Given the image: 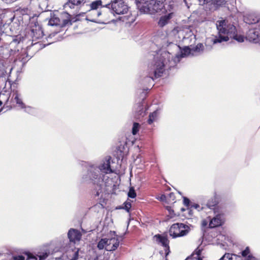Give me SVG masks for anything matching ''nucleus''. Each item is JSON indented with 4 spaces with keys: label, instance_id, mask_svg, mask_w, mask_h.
<instances>
[{
    "label": "nucleus",
    "instance_id": "nucleus-20",
    "mask_svg": "<svg viewBox=\"0 0 260 260\" xmlns=\"http://www.w3.org/2000/svg\"><path fill=\"white\" fill-rule=\"evenodd\" d=\"M219 260H242V258L237 254L225 253Z\"/></svg>",
    "mask_w": 260,
    "mask_h": 260
},
{
    "label": "nucleus",
    "instance_id": "nucleus-18",
    "mask_svg": "<svg viewBox=\"0 0 260 260\" xmlns=\"http://www.w3.org/2000/svg\"><path fill=\"white\" fill-rule=\"evenodd\" d=\"M11 102L12 104V108L15 107L16 104L20 106H22L23 104L21 100L19 98V95L16 91L13 92L12 97L11 98Z\"/></svg>",
    "mask_w": 260,
    "mask_h": 260
},
{
    "label": "nucleus",
    "instance_id": "nucleus-22",
    "mask_svg": "<svg viewBox=\"0 0 260 260\" xmlns=\"http://www.w3.org/2000/svg\"><path fill=\"white\" fill-rule=\"evenodd\" d=\"M218 201L216 197L210 199L207 203V206L210 208L214 210V213L217 212L216 210L218 208Z\"/></svg>",
    "mask_w": 260,
    "mask_h": 260
},
{
    "label": "nucleus",
    "instance_id": "nucleus-8",
    "mask_svg": "<svg viewBox=\"0 0 260 260\" xmlns=\"http://www.w3.org/2000/svg\"><path fill=\"white\" fill-rule=\"evenodd\" d=\"M13 24L9 25V29L11 31L10 34H8L11 38V41L9 45L8 49L10 52L16 51V50H18V49L16 48V46L19 43V42L17 40L14 39L12 36H16V35L19 32V25H17V28L15 29H12Z\"/></svg>",
    "mask_w": 260,
    "mask_h": 260
},
{
    "label": "nucleus",
    "instance_id": "nucleus-55",
    "mask_svg": "<svg viewBox=\"0 0 260 260\" xmlns=\"http://www.w3.org/2000/svg\"><path fill=\"white\" fill-rule=\"evenodd\" d=\"M143 2H144V0H142V1H141V2H143V3H144ZM140 3V2L138 4V5Z\"/></svg>",
    "mask_w": 260,
    "mask_h": 260
},
{
    "label": "nucleus",
    "instance_id": "nucleus-13",
    "mask_svg": "<svg viewBox=\"0 0 260 260\" xmlns=\"http://www.w3.org/2000/svg\"><path fill=\"white\" fill-rule=\"evenodd\" d=\"M30 35L33 41L42 38L44 33L41 26L35 23L31 27Z\"/></svg>",
    "mask_w": 260,
    "mask_h": 260
},
{
    "label": "nucleus",
    "instance_id": "nucleus-45",
    "mask_svg": "<svg viewBox=\"0 0 260 260\" xmlns=\"http://www.w3.org/2000/svg\"><path fill=\"white\" fill-rule=\"evenodd\" d=\"M13 24V28H12V30L15 29L17 28L18 27H17V25H19V24H16V25L15 26L16 23H10L9 24H8L7 26V27H6L5 29H7V27H8L9 28V25H10Z\"/></svg>",
    "mask_w": 260,
    "mask_h": 260
},
{
    "label": "nucleus",
    "instance_id": "nucleus-32",
    "mask_svg": "<svg viewBox=\"0 0 260 260\" xmlns=\"http://www.w3.org/2000/svg\"><path fill=\"white\" fill-rule=\"evenodd\" d=\"M140 124L139 123L134 122L132 128V134L134 135H136L139 131Z\"/></svg>",
    "mask_w": 260,
    "mask_h": 260
},
{
    "label": "nucleus",
    "instance_id": "nucleus-37",
    "mask_svg": "<svg viewBox=\"0 0 260 260\" xmlns=\"http://www.w3.org/2000/svg\"><path fill=\"white\" fill-rule=\"evenodd\" d=\"M22 15L26 14L28 11V9L27 8H19L16 10Z\"/></svg>",
    "mask_w": 260,
    "mask_h": 260
},
{
    "label": "nucleus",
    "instance_id": "nucleus-53",
    "mask_svg": "<svg viewBox=\"0 0 260 260\" xmlns=\"http://www.w3.org/2000/svg\"><path fill=\"white\" fill-rule=\"evenodd\" d=\"M27 60V58H25L24 57H22L21 58V60L23 61H25Z\"/></svg>",
    "mask_w": 260,
    "mask_h": 260
},
{
    "label": "nucleus",
    "instance_id": "nucleus-1",
    "mask_svg": "<svg viewBox=\"0 0 260 260\" xmlns=\"http://www.w3.org/2000/svg\"><path fill=\"white\" fill-rule=\"evenodd\" d=\"M216 24L218 30V36H215L213 39V44L228 41L230 37L237 32L236 26L228 20H218Z\"/></svg>",
    "mask_w": 260,
    "mask_h": 260
},
{
    "label": "nucleus",
    "instance_id": "nucleus-38",
    "mask_svg": "<svg viewBox=\"0 0 260 260\" xmlns=\"http://www.w3.org/2000/svg\"><path fill=\"white\" fill-rule=\"evenodd\" d=\"M131 207L132 205L130 202H125L124 203V207H123V208L125 209L126 211L129 212Z\"/></svg>",
    "mask_w": 260,
    "mask_h": 260
},
{
    "label": "nucleus",
    "instance_id": "nucleus-47",
    "mask_svg": "<svg viewBox=\"0 0 260 260\" xmlns=\"http://www.w3.org/2000/svg\"><path fill=\"white\" fill-rule=\"evenodd\" d=\"M15 17H13L11 19H12V23H16L15 26L16 25V24H19V29H20L21 24H22V23L20 22V20H18V21H19V23H17L16 22H13V21H14V20H15ZM15 21H17V19H15Z\"/></svg>",
    "mask_w": 260,
    "mask_h": 260
},
{
    "label": "nucleus",
    "instance_id": "nucleus-51",
    "mask_svg": "<svg viewBox=\"0 0 260 260\" xmlns=\"http://www.w3.org/2000/svg\"><path fill=\"white\" fill-rule=\"evenodd\" d=\"M192 258L196 259L197 260H203V258L201 256L193 257Z\"/></svg>",
    "mask_w": 260,
    "mask_h": 260
},
{
    "label": "nucleus",
    "instance_id": "nucleus-24",
    "mask_svg": "<svg viewBox=\"0 0 260 260\" xmlns=\"http://www.w3.org/2000/svg\"><path fill=\"white\" fill-rule=\"evenodd\" d=\"M107 245V239H102L98 242L97 247L99 250H102L105 248L106 250Z\"/></svg>",
    "mask_w": 260,
    "mask_h": 260
},
{
    "label": "nucleus",
    "instance_id": "nucleus-57",
    "mask_svg": "<svg viewBox=\"0 0 260 260\" xmlns=\"http://www.w3.org/2000/svg\"><path fill=\"white\" fill-rule=\"evenodd\" d=\"M5 25H6L5 24H4V25H3V27H5Z\"/></svg>",
    "mask_w": 260,
    "mask_h": 260
},
{
    "label": "nucleus",
    "instance_id": "nucleus-21",
    "mask_svg": "<svg viewBox=\"0 0 260 260\" xmlns=\"http://www.w3.org/2000/svg\"><path fill=\"white\" fill-rule=\"evenodd\" d=\"M101 15V12L98 10H89L88 11L87 17L90 18L91 21H95L97 18Z\"/></svg>",
    "mask_w": 260,
    "mask_h": 260
},
{
    "label": "nucleus",
    "instance_id": "nucleus-3",
    "mask_svg": "<svg viewBox=\"0 0 260 260\" xmlns=\"http://www.w3.org/2000/svg\"><path fill=\"white\" fill-rule=\"evenodd\" d=\"M87 176L93 185V190L95 192V196L98 197L102 192L104 176H101L99 171L95 169L88 170Z\"/></svg>",
    "mask_w": 260,
    "mask_h": 260
},
{
    "label": "nucleus",
    "instance_id": "nucleus-14",
    "mask_svg": "<svg viewBox=\"0 0 260 260\" xmlns=\"http://www.w3.org/2000/svg\"><path fill=\"white\" fill-rule=\"evenodd\" d=\"M68 237L70 242L75 244L76 242L80 241L82 234L78 230L72 228L68 231Z\"/></svg>",
    "mask_w": 260,
    "mask_h": 260
},
{
    "label": "nucleus",
    "instance_id": "nucleus-46",
    "mask_svg": "<svg viewBox=\"0 0 260 260\" xmlns=\"http://www.w3.org/2000/svg\"><path fill=\"white\" fill-rule=\"evenodd\" d=\"M1 78H4V79H2V80L6 83V75L4 74V72L2 71V70L1 69Z\"/></svg>",
    "mask_w": 260,
    "mask_h": 260
},
{
    "label": "nucleus",
    "instance_id": "nucleus-31",
    "mask_svg": "<svg viewBox=\"0 0 260 260\" xmlns=\"http://www.w3.org/2000/svg\"><path fill=\"white\" fill-rule=\"evenodd\" d=\"M190 53H192L191 49L188 47H186L181 51V56L184 57Z\"/></svg>",
    "mask_w": 260,
    "mask_h": 260
},
{
    "label": "nucleus",
    "instance_id": "nucleus-35",
    "mask_svg": "<svg viewBox=\"0 0 260 260\" xmlns=\"http://www.w3.org/2000/svg\"><path fill=\"white\" fill-rule=\"evenodd\" d=\"M202 249L197 248L194 252L192 253L190 257H198V256H201V253H202Z\"/></svg>",
    "mask_w": 260,
    "mask_h": 260
},
{
    "label": "nucleus",
    "instance_id": "nucleus-19",
    "mask_svg": "<svg viewBox=\"0 0 260 260\" xmlns=\"http://www.w3.org/2000/svg\"><path fill=\"white\" fill-rule=\"evenodd\" d=\"M174 15L173 13H170L167 15H165L160 17L158 24L160 27H163L166 25L169 21L172 18Z\"/></svg>",
    "mask_w": 260,
    "mask_h": 260
},
{
    "label": "nucleus",
    "instance_id": "nucleus-10",
    "mask_svg": "<svg viewBox=\"0 0 260 260\" xmlns=\"http://www.w3.org/2000/svg\"><path fill=\"white\" fill-rule=\"evenodd\" d=\"M164 64L160 60L155 62V63L152 65L150 67V71L154 74V78H157L161 77L164 71ZM151 71L149 72L150 73Z\"/></svg>",
    "mask_w": 260,
    "mask_h": 260
},
{
    "label": "nucleus",
    "instance_id": "nucleus-30",
    "mask_svg": "<svg viewBox=\"0 0 260 260\" xmlns=\"http://www.w3.org/2000/svg\"><path fill=\"white\" fill-rule=\"evenodd\" d=\"M230 38H233L235 40H237L239 42H243L244 41V38L243 36L238 35L236 32L232 36H230Z\"/></svg>",
    "mask_w": 260,
    "mask_h": 260
},
{
    "label": "nucleus",
    "instance_id": "nucleus-50",
    "mask_svg": "<svg viewBox=\"0 0 260 260\" xmlns=\"http://www.w3.org/2000/svg\"><path fill=\"white\" fill-rule=\"evenodd\" d=\"M207 223H208V222L206 220H203L202 224H203V226L207 225Z\"/></svg>",
    "mask_w": 260,
    "mask_h": 260
},
{
    "label": "nucleus",
    "instance_id": "nucleus-2",
    "mask_svg": "<svg viewBox=\"0 0 260 260\" xmlns=\"http://www.w3.org/2000/svg\"><path fill=\"white\" fill-rule=\"evenodd\" d=\"M137 5L141 13L151 14L160 11L164 7L162 2L156 0L140 2Z\"/></svg>",
    "mask_w": 260,
    "mask_h": 260
},
{
    "label": "nucleus",
    "instance_id": "nucleus-16",
    "mask_svg": "<svg viewBox=\"0 0 260 260\" xmlns=\"http://www.w3.org/2000/svg\"><path fill=\"white\" fill-rule=\"evenodd\" d=\"M111 157L109 156L107 159L99 166V169L105 174H110L113 172L110 166Z\"/></svg>",
    "mask_w": 260,
    "mask_h": 260
},
{
    "label": "nucleus",
    "instance_id": "nucleus-17",
    "mask_svg": "<svg viewBox=\"0 0 260 260\" xmlns=\"http://www.w3.org/2000/svg\"><path fill=\"white\" fill-rule=\"evenodd\" d=\"M87 0H68L66 6H69L71 9H74L75 7H79L84 5Z\"/></svg>",
    "mask_w": 260,
    "mask_h": 260
},
{
    "label": "nucleus",
    "instance_id": "nucleus-25",
    "mask_svg": "<svg viewBox=\"0 0 260 260\" xmlns=\"http://www.w3.org/2000/svg\"><path fill=\"white\" fill-rule=\"evenodd\" d=\"M79 249L75 248L72 250V254H70L68 256L70 260H77L79 258Z\"/></svg>",
    "mask_w": 260,
    "mask_h": 260
},
{
    "label": "nucleus",
    "instance_id": "nucleus-33",
    "mask_svg": "<svg viewBox=\"0 0 260 260\" xmlns=\"http://www.w3.org/2000/svg\"><path fill=\"white\" fill-rule=\"evenodd\" d=\"M136 196H137L136 192L134 187H130L129 191L128 192V197L129 198L134 199V198H136Z\"/></svg>",
    "mask_w": 260,
    "mask_h": 260
},
{
    "label": "nucleus",
    "instance_id": "nucleus-12",
    "mask_svg": "<svg viewBox=\"0 0 260 260\" xmlns=\"http://www.w3.org/2000/svg\"><path fill=\"white\" fill-rule=\"evenodd\" d=\"M246 38L250 42H258L260 41V28L249 29L246 34Z\"/></svg>",
    "mask_w": 260,
    "mask_h": 260
},
{
    "label": "nucleus",
    "instance_id": "nucleus-6",
    "mask_svg": "<svg viewBox=\"0 0 260 260\" xmlns=\"http://www.w3.org/2000/svg\"><path fill=\"white\" fill-rule=\"evenodd\" d=\"M11 86L10 82H9V88L5 89V87L3 90H1V112H5L7 111L12 109V103L11 102V96L12 97V93L11 92Z\"/></svg>",
    "mask_w": 260,
    "mask_h": 260
},
{
    "label": "nucleus",
    "instance_id": "nucleus-48",
    "mask_svg": "<svg viewBox=\"0 0 260 260\" xmlns=\"http://www.w3.org/2000/svg\"><path fill=\"white\" fill-rule=\"evenodd\" d=\"M166 208H167V209L169 211V212H170V214H172V213H171V212H172V211L173 212H174V211H173V210H172L171 209V207H170V206H167V207H166Z\"/></svg>",
    "mask_w": 260,
    "mask_h": 260
},
{
    "label": "nucleus",
    "instance_id": "nucleus-27",
    "mask_svg": "<svg viewBox=\"0 0 260 260\" xmlns=\"http://www.w3.org/2000/svg\"><path fill=\"white\" fill-rule=\"evenodd\" d=\"M157 116V112L156 111L151 113L149 115V118L147 120L148 123L149 124H152L156 120Z\"/></svg>",
    "mask_w": 260,
    "mask_h": 260
},
{
    "label": "nucleus",
    "instance_id": "nucleus-54",
    "mask_svg": "<svg viewBox=\"0 0 260 260\" xmlns=\"http://www.w3.org/2000/svg\"><path fill=\"white\" fill-rule=\"evenodd\" d=\"M1 48H3V49H2L3 51H4V47L3 46H1Z\"/></svg>",
    "mask_w": 260,
    "mask_h": 260
},
{
    "label": "nucleus",
    "instance_id": "nucleus-4",
    "mask_svg": "<svg viewBox=\"0 0 260 260\" xmlns=\"http://www.w3.org/2000/svg\"><path fill=\"white\" fill-rule=\"evenodd\" d=\"M189 226L183 223H176L171 225L169 230V235L173 238L186 236L189 232Z\"/></svg>",
    "mask_w": 260,
    "mask_h": 260
},
{
    "label": "nucleus",
    "instance_id": "nucleus-44",
    "mask_svg": "<svg viewBox=\"0 0 260 260\" xmlns=\"http://www.w3.org/2000/svg\"><path fill=\"white\" fill-rule=\"evenodd\" d=\"M200 206L199 204H195V203H193L192 204H191L190 205V208H194V209H197L198 210H200Z\"/></svg>",
    "mask_w": 260,
    "mask_h": 260
},
{
    "label": "nucleus",
    "instance_id": "nucleus-5",
    "mask_svg": "<svg viewBox=\"0 0 260 260\" xmlns=\"http://www.w3.org/2000/svg\"><path fill=\"white\" fill-rule=\"evenodd\" d=\"M105 7L108 8L113 14H124L128 10V6L123 0H115L106 4Z\"/></svg>",
    "mask_w": 260,
    "mask_h": 260
},
{
    "label": "nucleus",
    "instance_id": "nucleus-41",
    "mask_svg": "<svg viewBox=\"0 0 260 260\" xmlns=\"http://www.w3.org/2000/svg\"><path fill=\"white\" fill-rule=\"evenodd\" d=\"M37 256L39 257V259L40 260H44L48 256V254L47 253L45 252V253H43L41 255H37Z\"/></svg>",
    "mask_w": 260,
    "mask_h": 260
},
{
    "label": "nucleus",
    "instance_id": "nucleus-49",
    "mask_svg": "<svg viewBox=\"0 0 260 260\" xmlns=\"http://www.w3.org/2000/svg\"><path fill=\"white\" fill-rule=\"evenodd\" d=\"M166 199H167V198L166 196L165 195H164V194L161 195V197H160V200H162V201L164 200H165Z\"/></svg>",
    "mask_w": 260,
    "mask_h": 260
},
{
    "label": "nucleus",
    "instance_id": "nucleus-11",
    "mask_svg": "<svg viewBox=\"0 0 260 260\" xmlns=\"http://www.w3.org/2000/svg\"><path fill=\"white\" fill-rule=\"evenodd\" d=\"M224 222V214L223 213H219L210 220L209 226L210 228H214L222 225Z\"/></svg>",
    "mask_w": 260,
    "mask_h": 260
},
{
    "label": "nucleus",
    "instance_id": "nucleus-59",
    "mask_svg": "<svg viewBox=\"0 0 260 260\" xmlns=\"http://www.w3.org/2000/svg\"><path fill=\"white\" fill-rule=\"evenodd\" d=\"M151 78L153 80H154V78L153 77H151Z\"/></svg>",
    "mask_w": 260,
    "mask_h": 260
},
{
    "label": "nucleus",
    "instance_id": "nucleus-7",
    "mask_svg": "<svg viewBox=\"0 0 260 260\" xmlns=\"http://www.w3.org/2000/svg\"><path fill=\"white\" fill-rule=\"evenodd\" d=\"M153 239L155 240L157 244H161L164 247L165 260H168L167 256L170 253V249L169 246L170 241L167 236L156 234L154 236Z\"/></svg>",
    "mask_w": 260,
    "mask_h": 260
},
{
    "label": "nucleus",
    "instance_id": "nucleus-34",
    "mask_svg": "<svg viewBox=\"0 0 260 260\" xmlns=\"http://www.w3.org/2000/svg\"><path fill=\"white\" fill-rule=\"evenodd\" d=\"M167 198L168 202L173 203L175 202L176 196L174 192H170Z\"/></svg>",
    "mask_w": 260,
    "mask_h": 260
},
{
    "label": "nucleus",
    "instance_id": "nucleus-42",
    "mask_svg": "<svg viewBox=\"0 0 260 260\" xmlns=\"http://www.w3.org/2000/svg\"><path fill=\"white\" fill-rule=\"evenodd\" d=\"M13 260H25V257L23 255H17L13 257Z\"/></svg>",
    "mask_w": 260,
    "mask_h": 260
},
{
    "label": "nucleus",
    "instance_id": "nucleus-36",
    "mask_svg": "<svg viewBox=\"0 0 260 260\" xmlns=\"http://www.w3.org/2000/svg\"><path fill=\"white\" fill-rule=\"evenodd\" d=\"M250 250L249 247H246V248L241 252L242 256L246 257L247 256L250 254Z\"/></svg>",
    "mask_w": 260,
    "mask_h": 260
},
{
    "label": "nucleus",
    "instance_id": "nucleus-29",
    "mask_svg": "<svg viewBox=\"0 0 260 260\" xmlns=\"http://www.w3.org/2000/svg\"><path fill=\"white\" fill-rule=\"evenodd\" d=\"M212 4L216 8L221 7L225 5V0H212Z\"/></svg>",
    "mask_w": 260,
    "mask_h": 260
},
{
    "label": "nucleus",
    "instance_id": "nucleus-43",
    "mask_svg": "<svg viewBox=\"0 0 260 260\" xmlns=\"http://www.w3.org/2000/svg\"><path fill=\"white\" fill-rule=\"evenodd\" d=\"M245 258V260H257L256 258L251 254V253Z\"/></svg>",
    "mask_w": 260,
    "mask_h": 260
},
{
    "label": "nucleus",
    "instance_id": "nucleus-39",
    "mask_svg": "<svg viewBox=\"0 0 260 260\" xmlns=\"http://www.w3.org/2000/svg\"><path fill=\"white\" fill-rule=\"evenodd\" d=\"M26 260H40L37 256H35L32 254L29 253L27 254V258Z\"/></svg>",
    "mask_w": 260,
    "mask_h": 260
},
{
    "label": "nucleus",
    "instance_id": "nucleus-15",
    "mask_svg": "<svg viewBox=\"0 0 260 260\" xmlns=\"http://www.w3.org/2000/svg\"><path fill=\"white\" fill-rule=\"evenodd\" d=\"M119 245V241L117 238L114 237L111 239H107V251L115 250Z\"/></svg>",
    "mask_w": 260,
    "mask_h": 260
},
{
    "label": "nucleus",
    "instance_id": "nucleus-23",
    "mask_svg": "<svg viewBox=\"0 0 260 260\" xmlns=\"http://www.w3.org/2000/svg\"><path fill=\"white\" fill-rule=\"evenodd\" d=\"M12 59V58H7V60L5 62V64L3 62H1L3 67L5 68L4 70L7 75L8 73H10L12 70V67L11 66V61Z\"/></svg>",
    "mask_w": 260,
    "mask_h": 260
},
{
    "label": "nucleus",
    "instance_id": "nucleus-9",
    "mask_svg": "<svg viewBox=\"0 0 260 260\" xmlns=\"http://www.w3.org/2000/svg\"><path fill=\"white\" fill-rule=\"evenodd\" d=\"M49 24L50 25H61V26H69L72 24V19L71 16L68 14L66 15V18L62 20V23L60 24V20L57 17H53L49 21Z\"/></svg>",
    "mask_w": 260,
    "mask_h": 260
},
{
    "label": "nucleus",
    "instance_id": "nucleus-56",
    "mask_svg": "<svg viewBox=\"0 0 260 260\" xmlns=\"http://www.w3.org/2000/svg\"><path fill=\"white\" fill-rule=\"evenodd\" d=\"M2 23H3L2 20H1V25L2 24Z\"/></svg>",
    "mask_w": 260,
    "mask_h": 260
},
{
    "label": "nucleus",
    "instance_id": "nucleus-58",
    "mask_svg": "<svg viewBox=\"0 0 260 260\" xmlns=\"http://www.w3.org/2000/svg\"><path fill=\"white\" fill-rule=\"evenodd\" d=\"M189 257H187L185 260H187V259H189Z\"/></svg>",
    "mask_w": 260,
    "mask_h": 260
},
{
    "label": "nucleus",
    "instance_id": "nucleus-52",
    "mask_svg": "<svg viewBox=\"0 0 260 260\" xmlns=\"http://www.w3.org/2000/svg\"><path fill=\"white\" fill-rule=\"evenodd\" d=\"M3 31V33L8 34V31L5 30V28H4V30H2V28L1 27V31Z\"/></svg>",
    "mask_w": 260,
    "mask_h": 260
},
{
    "label": "nucleus",
    "instance_id": "nucleus-40",
    "mask_svg": "<svg viewBox=\"0 0 260 260\" xmlns=\"http://www.w3.org/2000/svg\"><path fill=\"white\" fill-rule=\"evenodd\" d=\"M190 201L187 198H183V204L185 206H186L188 208L189 207V206H190Z\"/></svg>",
    "mask_w": 260,
    "mask_h": 260
},
{
    "label": "nucleus",
    "instance_id": "nucleus-26",
    "mask_svg": "<svg viewBox=\"0 0 260 260\" xmlns=\"http://www.w3.org/2000/svg\"><path fill=\"white\" fill-rule=\"evenodd\" d=\"M204 49V46L202 43L198 44L195 47L191 48L192 54L193 52H203Z\"/></svg>",
    "mask_w": 260,
    "mask_h": 260
},
{
    "label": "nucleus",
    "instance_id": "nucleus-28",
    "mask_svg": "<svg viewBox=\"0 0 260 260\" xmlns=\"http://www.w3.org/2000/svg\"><path fill=\"white\" fill-rule=\"evenodd\" d=\"M102 2L101 0L95 1L90 4V10H98L99 6H101Z\"/></svg>",
    "mask_w": 260,
    "mask_h": 260
}]
</instances>
